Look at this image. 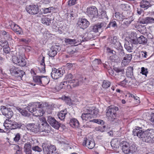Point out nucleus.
Here are the masks:
<instances>
[{"label": "nucleus", "mask_w": 154, "mask_h": 154, "mask_svg": "<svg viewBox=\"0 0 154 154\" xmlns=\"http://www.w3.org/2000/svg\"><path fill=\"white\" fill-rule=\"evenodd\" d=\"M48 103H41L39 102H36L30 103L26 108V109L33 113L36 116H42L44 113L42 108L46 107L48 106Z\"/></svg>", "instance_id": "obj_1"}, {"label": "nucleus", "mask_w": 154, "mask_h": 154, "mask_svg": "<svg viewBox=\"0 0 154 154\" xmlns=\"http://www.w3.org/2000/svg\"><path fill=\"white\" fill-rule=\"evenodd\" d=\"M98 109L94 107H88L85 108L82 114L81 117L83 122H90L91 119L94 118L98 113Z\"/></svg>", "instance_id": "obj_2"}, {"label": "nucleus", "mask_w": 154, "mask_h": 154, "mask_svg": "<svg viewBox=\"0 0 154 154\" xmlns=\"http://www.w3.org/2000/svg\"><path fill=\"white\" fill-rule=\"evenodd\" d=\"M16 55V56L13 57L12 60L14 63L20 66H25L26 65V61L24 59V53L18 52Z\"/></svg>", "instance_id": "obj_3"}, {"label": "nucleus", "mask_w": 154, "mask_h": 154, "mask_svg": "<svg viewBox=\"0 0 154 154\" xmlns=\"http://www.w3.org/2000/svg\"><path fill=\"white\" fill-rule=\"evenodd\" d=\"M118 110V107L115 106L109 107L106 112V116L108 119L112 121L115 119L116 115V112Z\"/></svg>", "instance_id": "obj_4"}, {"label": "nucleus", "mask_w": 154, "mask_h": 154, "mask_svg": "<svg viewBox=\"0 0 154 154\" xmlns=\"http://www.w3.org/2000/svg\"><path fill=\"white\" fill-rule=\"evenodd\" d=\"M42 146L44 153L45 154H53L55 152L56 149L55 146L49 145L46 143H43Z\"/></svg>", "instance_id": "obj_5"}, {"label": "nucleus", "mask_w": 154, "mask_h": 154, "mask_svg": "<svg viewBox=\"0 0 154 154\" xmlns=\"http://www.w3.org/2000/svg\"><path fill=\"white\" fill-rule=\"evenodd\" d=\"M11 74L17 78H21L25 74V72L19 68L13 66L10 69Z\"/></svg>", "instance_id": "obj_6"}, {"label": "nucleus", "mask_w": 154, "mask_h": 154, "mask_svg": "<svg viewBox=\"0 0 154 154\" xmlns=\"http://www.w3.org/2000/svg\"><path fill=\"white\" fill-rule=\"evenodd\" d=\"M0 109L2 114L7 118L10 119L12 116L13 112L10 108L6 107L5 106H2Z\"/></svg>", "instance_id": "obj_7"}, {"label": "nucleus", "mask_w": 154, "mask_h": 154, "mask_svg": "<svg viewBox=\"0 0 154 154\" xmlns=\"http://www.w3.org/2000/svg\"><path fill=\"white\" fill-rule=\"evenodd\" d=\"M87 13L89 16L93 18H98L99 17L98 10L95 6H92L88 8Z\"/></svg>", "instance_id": "obj_8"}, {"label": "nucleus", "mask_w": 154, "mask_h": 154, "mask_svg": "<svg viewBox=\"0 0 154 154\" xmlns=\"http://www.w3.org/2000/svg\"><path fill=\"white\" fill-rule=\"evenodd\" d=\"M48 122L52 127L55 129H59L60 126V124L51 116L48 117Z\"/></svg>", "instance_id": "obj_9"}, {"label": "nucleus", "mask_w": 154, "mask_h": 154, "mask_svg": "<svg viewBox=\"0 0 154 154\" xmlns=\"http://www.w3.org/2000/svg\"><path fill=\"white\" fill-rule=\"evenodd\" d=\"M26 10L29 14L34 15L37 14L39 12V8L37 5H29L27 7Z\"/></svg>", "instance_id": "obj_10"}, {"label": "nucleus", "mask_w": 154, "mask_h": 154, "mask_svg": "<svg viewBox=\"0 0 154 154\" xmlns=\"http://www.w3.org/2000/svg\"><path fill=\"white\" fill-rule=\"evenodd\" d=\"M77 24L80 28L85 29L88 26L90 23L85 18H80L78 20Z\"/></svg>", "instance_id": "obj_11"}, {"label": "nucleus", "mask_w": 154, "mask_h": 154, "mask_svg": "<svg viewBox=\"0 0 154 154\" xmlns=\"http://www.w3.org/2000/svg\"><path fill=\"white\" fill-rule=\"evenodd\" d=\"M133 134L134 136H137L142 140L145 134V131L142 130V128L139 127H136L133 131Z\"/></svg>", "instance_id": "obj_12"}, {"label": "nucleus", "mask_w": 154, "mask_h": 154, "mask_svg": "<svg viewBox=\"0 0 154 154\" xmlns=\"http://www.w3.org/2000/svg\"><path fill=\"white\" fill-rule=\"evenodd\" d=\"M59 46L56 45L52 46L49 51L48 54L50 57H53L57 54V52L60 50Z\"/></svg>", "instance_id": "obj_13"}, {"label": "nucleus", "mask_w": 154, "mask_h": 154, "mask_svg": "<svg viewBox=\"0 0 154 154\" xmlns=\"http://www.w3.org/2000/svg\"><path fill=\"white\" fill-rule=\"evenodd\" d=\"M10 25L12 29L17 34L21 35L22 32V29L15 23L11 21L10 22Z\"/></svg>", "instance_id": "obj_14"}, {"label": "nucleus", "mask_w": 154, "mask_h": 154, "mask_svg": "<svg viewBox=\"0 0 154 154\" xmlns=\"http://www.w3.org/2000/svg\"><path fill=\"white\" fill-rule=\"evenodd\" d=\"M51 74V76L53 79H57L61 77L63 75V73L62 71L54 68L52 69Z\"/></svg>", "instance_id": "obj_15"}, {"label": "nucleus", "mask_w": 154, "mask_h": 154, "mask_svg": "<svg viewBox=\"0 0 154 154\" xmlns=\"http://www.w3.org/2000/svg\"><path fill=\"white\" fill-rule=\"evenodd\" d=\"M84 146L87 145V147L89 149H91L94 146L95 143L94 140L92 139L90 140L85 138L83 143Z\"/></svg>", "instance_id": "obj_16"}, {"label": "nucleus", "mask_w": 154, "mask_h": 154, "mask_svg": "<svg viewBox=\"0 0 154 154\" xmlns=\"http://www.w3.org/2000/svg\"><path fill=\"white\" fill-rule=\"evenodd\" d=\"M137 34L135 32H131L129 35L128 38V42L134 44H137Z\"/></svg>", "instance_id": "obj_17"}, {"label": "nucleus", "mask_w": 154, "mask_h": 154, "mask_svg": "<svg viewBox=\"0 0 154 154\" xmlns=\"http://www.w3.org/2000/svg\"><path fill=\"white\" fill-rule=\"evenodd\" d=\"M108 40L109 42L115 48H118V47L121 45L120 42L118 41L117 37L116 36L110 37L109 38Z\"/></svg>", "instance_id": "obj_18"}, {"label": "nucleus", "mask_w": 154, "mask_h": 154, "mask_svg": "<svg viewBox=\"0 0 154 154\" xmlns=\"http://www.w3.org/2000/svg\"><path fill=\"white\" fill-rule=\"evenodd\" d=\"M81 38H82V36H79L77 38L74 39L66 38L65 39V41L66 42L71 45H73L78 43L79 44L81 43V42L83 40V39H81Z\"/></svg>", "instance_id": "obj_19"}, {"label": "nucleus", "mask_w": 154, "mask_h": 154, "mask_svg": "<svg viewBox=\"0 0 154 154\" xmlns=\"http://www.w3.org/2000/svg\"><path fill=\"white\" fill-rule=\"evenodd\" d=\"M26 127L27 130L34 133H37L39 131L38 125L33 124H28L26 125Z\"/></svg>", "instance_id": "obj_20"}, {"label": "nucleus", "mask_w": 154, "mask_h": 154, "mask_svg": "<svg viewBox=\"0 0 154 154\" xmlns=\"http://www.w3.org/2000/svg\"><path fill=\"white\" fill-rule=\"evenodd\" d=\"M121 146L122 147V150L123 152L125 154L130 153V145L127 142L123 141L120 144Z\"/></svg>", "instance_id": "obj_21"}, {"label": "nucleus", "mask_w": 154, "mask_h": 154, "mask_svg": "<svg viewBox=\"0 0 154 154\" xmlns=\"http://www.w3.org/2000/svg\"><path fill=\"white\" fill-rule=\"evenodd\" d=\"M151 1L150 0H143L140 3V6L144 10H146L151 6Z\"/></svg>", "instance_id": "obj_22"}, {"label": "nucleus", "mask_w": 154, "mask_h": 154, "mask_svg": "<svg viewBox=\"0 0 154 154\" xmlns=\"http://www.w3.org/2000/svg\"><path fill=\"white\" fill-rule=\"evenodd\" d=\"M0 45L3 48V50L6 54L9 53L10 49L8 45V42L6 41H0Z\"/></svg>", "instance_id": "obj_23"}, {"label": "nucleus", "mask_w": 154, "mask_h": 154, "mask_svg": "<svg viewBox=\"0 0 154 154\" xmlns=\"http://www.w3.org/2000/svg\"><path fill=\"white\" fill-rule=\"evenodd\" d=\"M116 77L115 78L119 81H121V79L123 80L122 81L120 82L119 83V85L122 87H125L126 84L127 82L125 80V77L122 75H119V74L116 75Z\"/></svg>", "instance_id": "obj_24"}, {"label": "nucleus", "mask_w": 154, "mask_h": 154, "mask_svg": "<svg viewBox=\"0 0 154 154\" xmlns=\"http://www.w3.org/2000/svg\"><path fill=\"white\" fill-rule=\"evenodd\" d=\"M142 140L145 142L153 143L148 129L145 131V135Z\"/></svg>", "instance_id": "obj_25"}, {"label": "nucleus", "mask_w": 154, "mask_h": 154, "mask_svg": "<svg viewBox=\"0 0 154 154\" xmlns=\"http://www.w3.org/2000/svg\"><path fill=\"white\" fill-rule=\"evenodd\" d=\"M107 52L112 54L113 55H110L109 57V59L112 62L116 60L117 59V57L116 55V52L114 51L111 50L109 48H107Z\"/></svg>", "instance_id": "obj_26"}, {"label": "nucleus", "mask_w": 154, "mask_h": 154, "mask_svg": "<svg viewBox=\"0 0 154 154\" xmlns=\"http://www.w3.org/2000/svg\"><path fill=\"white\" fill-rule=\"evenodd\" d=\"M41 58L42 59V60L40 63V66L38 67V69L41 72L44 73L45 72V57L42 56L41 57Z\"/></svg>", "instance_id": "obj_27"}, {"label": "nucleus", "mask_w": 154, "mask_h": 154, "mask_svg": "<svg viewBox=\"0 0 154 154\" xmlns=\"http://www.w3.org/2000/svg\"><path fill=\"white\" fill-rule=\"evenodd\" d=\"M24 149V152L26 154H32L31 145L29 143L25 144Z\"/></svg>", "instance_id": "obj_28"}, {"label": "nucleus", "mask_w": 154, "mask_h": 154, "mask_svg": "<svg viewBox=\"0 0 154 154\" xmlns=\"http://www.w3.org/2000/svg\"><path fill=\"white\" fill-rule=\"evenodd\" d=\"M82 82V79L80 78L79 80L77 79H73L69 84L70 86L75 87L81 84Z\"/></svg>", "instance_id": "obj_29"}, {"label": "nucleus", "mask_w": 154, "mask_h": 154, "mask_svg": "<svg viewBox=\"0 0 154 154\" xmlns=\"http://www.w3.org/2000/svg\"><path fill=\"white\" fill-rule=\"evenodd\" d=\"M147 42V38L144 36L141 35L138 37L137 38V44L138 43L140 44H146Z\"/></svg>", "instance_id": "obj_30"}, {"label": "nucleus", "mask_w": 154, "mask_h": 154, "mask_svg": "<svg viewBox=\"0 0 154 154\" xmlns=\"http://www.w3.org/2000/svg\"><path fill=\"white\" fill-rule=\"evenodd\" d=\"M120 142L117 138H115L112 140L111 142V146L115 148H118L120 145Z\"/></svg>", "instance_id": "obj_31"}, {"label": "nucleus", "mask_w": 154, "mask_h": 154, "mask_svg": "<svg viewBox=\"0 0 154 154\" xmlns=\"http://www.w3.org/2000/svg\"><path fill=\"white\" fill-rule=\"evenodd\" d=\"M48 17V16L43 15L41 19L42 23L46 25H49L51 24V20Z\"/></svg>", "instance_id": "obj_32"}, {"label": "nucleus", "mask_w": 154, "mask_h": 154, "mask_svg": "<svg viewBox=\"0 0 154 154\" xmlns=\"http://www.w3.org/2000/svg\"><path fill=\"white\" fill-rule=\"evenodd\" d=\"M140 22L143 24L154 23V19L151 17H147L142 20Z\"/></svg>", "instance_id": "obj_33"}, {"label": "nucleus", "mask_w": 154, "mask_h": 154, "mask_svg": "<svg viewBox=\"0 0 154 154\" xmlns=\"http://www.w3.org/2000/svg\"><path fill=\"white\" fill-rule=\"evenodd\" d=\"M69 124L73 128H78L79 125L78 121L75 118L70 119Z\"/></svg>", "instance_id": "obj_34"}, {"label": "nucleus", "mask_w": 154, "mask_h": 154, "mask_svg": "<svg viewBox=\"0 0 154 154\" xmlns=\"http://www.w3.org/2000/svg\"><path fill=\"white\" fill-rule=\"evenodd\" d=\"M9 129H14L17 128H20L22 125L20 123H18L15 122H12V123L10 125Z\"/></svg>", "instance_id": "obj_35"}, {"label": "nucleus", "mask_w": 154, "mask_h": 154, "mask_svg": "<svg viewBox=\"0 0 154 154\" xmlns=\"http://www.w3.org/2000/svg\"><path fill=\"white\" fill-rule=\"evenodd\" d=\"M102 26L101 24H97L94 25L92 27H90V29L91 31L94 32H97L99 31V30L101 28Z\"/></svg>", "instance_id": "obj_36"}, {"label": "nucleus", "mask_w": 154, "mask_h": 154, "mask_svg": "<svg viewBox=\"0 0 154 154\" xmlns=\"http://www.w3.org/2000/svg\"><path fill=\"white\" fill-rule=\"evenodd\" d=\"M72 78L73 76L70 73L66 75L64 79L65 80H66V81L62 83V85H65V84H67V82L68 84H69L72 80Z\"/></svg>", "instance_id": "obj_37"}, {"label": "nucleus", "mask_w": 154, "mask_h": 154, "mask_svg": "<svg viewBox=\"0 0 154 154\" xmlns=\"http://www.w3.org/2000/svg\"><path fill=\"white\" fill-rule=\"evenodd\" d=\"M67 114V111L66 110H62L59 112L57 116L61 120L64 119L66 115Z\"/></svg>", "instance_id": "obj_38"}, {"label": "nucleus", "mask_w": 154, "mask_h": 154, "mask_svg": "<svg viewBox=\"0 0 154 154\" xmlns=\"http://www.w3.org/2000/svg\"><path fill=\"white\" fill-rule=\"evenodd\" d=\"M133 44L128 42L127 43H125V48L129 52H132L133 48Z\"/></svg>", "instance_id": "obj_39"}, {"label": "nucleus", "mask_w": 154, "mask_h": 154, "mask_svg": "<svg viewBox=\"0 0 154 154\" xmlns=\"http://www.w3.org/2000/svg\"><path fill=\"white\" fill-rule=\"evenodd\" d=\"M132 58V55L131 54H127L125 57H124L123 60V62L129 63L130 62Z\"/></svg>", "instance_id": "obj_40"}, {"label": "nucleus", "mask_w": 154, "mask_h": 154, "mask_svg": "<svg viewBox=\"0 0 154 154\" xmlns=\"http://www.w3.org/2000/svg\"><path fill=\"white\" fill-rule=\"evenodd\" d=\"M33 79L34 82L38 84L41 85L42 84V76H35L33 78Z\"/></svg>", "instance_id": "obj_41"}, {"label": "nucleus", "mask_w": 154, "mask_h": 154, "mask_svg": "<svg viewBox=\"0 0 154 154\" xmlns=\"http://www.w3.org/2000/svg\"><path fill=\"white\" fill-rule=\"evenodd\" d=\"M113 69L119 75H122L124 72V69L122 67H115Z\"/></svg>", "instance_id": "obj_42"}, {"label": "nucleus", "mask_w": 154, "mask_h": 154, "mask_svg": "<svg viewBox=\"0 0 154 154\" xmlns=\"http://www.w3.org/2000/svg\"><path fill=\"white\" fill-rule=\"evenodd\" d=\"M133 69L131 67H129L127 68L126 72L127 76L131 77L133 75Z\"/></svg>", "instance_id": "obj_43"}, {"label": "nucleus", "mask_w": 154, "mask_h": 154, "mask_svg": "<svg viewBox=\"0 0 154 154\" xmlns=\"http://www.w3.org/2000/svg\"><path fill=\"white\" fill-rule=\"evenodd\" d=\"M16 108L19 111L23 116H29V114L28 113L27 111L26 110L23 109L19 107H16Z\"/></svg>", "instance_id": "obj_44"}, {"label": "nucleus", "mask_w": 154, "mask_h": 154, "mask_svg": "<svg viewBox=\"0 0 154 154\" xmlns=\"http://www.w3.org/2000/svg\"><path fill=\"white\" fill-rule=\"evenodd\" d=\"M118 50V54L120 57H122L125 54L124 50L122 49V47L121 45H120L118 47V48H116Z\"/></svg>", "instance_id": "obj_45"}, {"label": "nucleus", "mask_w": 154, "mask_h": 154, "mask_svg": "<svg viewBox=\"0 0 154 154\" xmlns=\"http://www.w3.org/2000/svg\"><path fill=\"white\" fill-rule=\"evenodd\" d=\"M49 125L46 121H43L40 126V128H41V127L43 128L42 129H43L42 131H43L46 130V129H47Z\"/></svg>", "instance_id": "obj_46"}, {"label": "nucleus", "mask_w": 154, "mask_h": 154, "mask_svg": "<svg viewBox=\"0 0 154 154\" xmlns=\"http://www.w3.org/2000/svg\"><path fill=\"white\" fill-rule=\"evenodd\" d=\"M12 123V122L9 119H6L4 123V125L5 128H7V129H9V126H10V125H11V124Z\"/></svg>", "instance_id": "obj_47"}, {"label": "nucleus", "mask_w": 154, "mask_h": 154, "mask_svg": "<svg viewBox=\"0 0 154 154\" xmlns=\"http://www.w3.org/2000/svg\"><path fill=\"white\" fill-rule=\"evenodd\" d=\"M110 85L109 82L107 80H104L103 82L102 87L104 88H107L109 87Z\"/></svg>", "instance_id": "obj_48"}, {"label": "nucleus", "mask_w": 154, "mask_h": 154, "mask_svg": "<svg viewBox=\"0 0 154 154\" xmlns=\"http://www.w3.org/2000/svg\"><path fill=\"white\" fill-rule=\"evenodd\" d=\"M148 130L153 143L154 142V129L151 128L148 129Z\"/></svg>", "instance_id": "obj_49"}, {"label": "nucleus", "mask_w": 154, "mask_h": 154, "mask_svg": "<svg viewBox=\"0 0 154 154\" xmlns=\"http://www.w3.org/2000/svg\"><path fill=\"white\" fill-rule=\"evenodd\" d=\"M15 137L14 138V141L15 142H18L20 140L21 134L20 133H17L14 134Z\"/></svg>", "instance_id": "obj_50"}, {"label": "nucleus", "mask_w": 154, "mask_h": 154, "mask_svg": "<svg viewBox=\"0 0 154 154\" xmlns=\"http://www.w3.org/2000/svg\"><path fill=\"white\" fill-rule=\"evenodd\" d=\"M112 27L115 28H117V24L115 21L112 20L109 22L107 27Z\"/></svg>", "instance_id": "obj_51"}, {"label": "nucleus", "mask_w": 154, "mask_h": 154, "mask_svg": "<svg viewBox=\"0 0 154 154\" xmlns=\"http://www.w3.org/2000/svg\"><path fill=\"white\" fill-rule=\"evenodd\" d=\"M130 153H134L137 150V148L136 147L135 145L133 144L131 145V146H130Z\"/></svg>", "instance_id": "obj_52"}, {"label": "nucleus", "mask_w": 154, "mask_h": 154, "mask_svg": "<svg viewBox=\"0 0 154 154\" xmlns=\"http://www.w3.org/2000/svg\"><path fill=\"white\" fill-rule=\"evenodd\" d=\"M42 84L45 85L48 84L49 82V80L47 78L42 76Z\"/></svg>", "instance_id": "obj_53"}, {"label": "nucleus", "mask_w": 154, "mask_h": 154, "mask_svg": "<svg viewBox=\"0 0 154 154\" xmlns=\"http://www.w3.org/2000/svg\"><path fill=\"white\" fill-rule=\"evenodd\" d=\"M32 149L35 152H40L42 151V149L38 146H32Z\"/></svg>", "instance_id": "obj_54"}, {"label": "nucleus", "mask_w": 154, "mask_h": 154, "mask_svg": "<svg viewBox=\"0 0 154 154\" xmlns=\"http://www.w3.org/2000/svg\"><path fill=\"white\" fill-rule=\"evenodd\" d=\"M101 17H99H99L98 18H100L102 19H104L106 18L107 19H108V17L106 14V12L105 11H102L101 12Z\"/></svg>", "instance_id": "obj_55"}, {"label": "nucleus", "mask_w": 154, "mask_h": 154, "mask_svg": "<svg viewBox=\"0 0 154 154\" xmlns=\"http://www.w3.org/2000/svg\"><path fill=\"white\" fill-rule=\"evenodd\" d=\"M90 122H93L97 123L99 124H103L104 121L103 120H99L98 119H94L90 121Z\"/></svg>", "instance_id": "obj_56"}, {"label": "nucleus", "mask_w": 154, "mask_h": 154, "mask_svg": "<svg viewBox=\"0 0 154 154\" xmlns=\"http://www.w3.org/2000/svg\"><path fill=\"white\" fill-rule=\"evenodd\" d=\"M77 0H69L68 1V5L70 6L75 5L77 3Z\"/></svg>", "instance_id": "obj_57"}, {"label": "nucleus", "mask_w": 154, "mask_h": 154, "mask_svg": "<svg viewBox=\"0 0 154 154\" xmlns=\"http://www.w3.org/2000/svg\"><path fill=\"white\" fill-rule=\"evenodd\" d=\"M148 72L147 69L143 67L141 68V70L140 73H142L143 75H144L146 76Z\"/></svg>", "instance_id": "obj_58"}, {"label": "nucleus", "mask_w": 154, "mask_h": 154, "mask_svg": "<svg viewBox=\"0 0 154 154\" xmlns=\"http://www.w3.org/2000/svg\"><path fill=\"white\" fill-rule=\"evenodd\" d=\"M64 100L65 102L67 103V104L69 105L71 103V100L70 98L67 97H64Z\"/></svg>", "instance_id": "obj_59"}, {"label": "nucleus", "mask_w": 154, "mask_h": 154, "mask_svg": "<svg viewBox=\"0 0 154 154\" xmlns=\"http://www.w3.org/2000/svg\"><path fill=\"white\" fill-rule=\"evenodd\" d=\"M15 39H17V40L19 42H23V43H26L27 42V41L26 39L25 38H19L17 37H15Z\"/></svg>", "instance_id": "obj_60"}, {"label": "nucleus", "mask_w": 154, "mask_h": 154, "mask_svg": "<svg viewBox=\"0 0 154 154\" xmlns=\"http://www.w3.org/2000/svg\"><path fill=\"white\" fill-rule=\"evenodd\" d=\"M92 31H91L90 32L88 33L87 34V40L88 39H90L91 38H94V36L92 33Z\"/></svg>", "instance_id": "obj_61"}, {"label": "nucleus", "mask_w": 154, "mask_h": 154, "mask_svg": "<svg viewBox=\"0 0 154 154\" xmlns=\"http://www.w3.org/2000/svg\"><path fill=\"white\" fill-rule=\"evenodd\" d=\"M140 53V54L142 55V57L144 58H146L147 57V52H146L142 51H141Z\"/></svg>", "instance_id": "obj_62"}, {"label": "nucleus", "mask_w": 154, "mask_h": 154, "mask_svg": "<svg viewBox=\"0 0 154 154\" xmlns=\"http://www.w3.org/2000/svg\"><path fill=\"white\" fill-rule=\"evenodd\" d=\"M52 7H50L48 8H45L44 9V12L45 13H47L51 12V10Z\"/></svg>", "instance_id": "obj_63"}, {"label": "nucleus", "mask_w": 154, "mask_h": 154, "mask_svg": "<svg viewBox=\"0 0 154 154\" xmlns=\"http://www.w3.org/2000/svg\"><path fill=\"white\" fill-rule=\"evenodd\" d=\"M15 149H17V151H16V153L17 154H20L21 153V149L19 148V146L18 145H16L15 146Z\"/></svg>", "instance_id": "obj_64"}]
</instances>
